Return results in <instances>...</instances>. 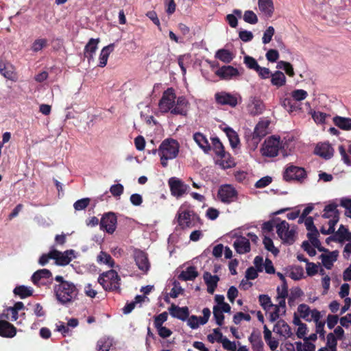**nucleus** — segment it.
I'll use <instances>...</instances> for the list:
<instances>
[{"label":"nucleus","instance_id":"obj_1","mask_svg":"<svg viewBox=\"0 0 351 351\" xmlns=\"http://www.w3.org/2000/svg\"><path fill=\"white\" fill-rule=\"evenodd\" d=\"M56 285L53 291L57 300L62 305H67L77 299L78 289L71 282Z\"/></svg>","mask_w":351,"mask_h":351},{"label":"nucleus","instance_id":"obj_2","mask_svg":"<svg viewBox=\"0 0 351 351\" xmlns=\"http://www.w3.org/2000/svg\"><path fill=\"white\" fill-rule=\"evenodd\" d=\"M180 149L178 142L173 138H166L160 145L158 149L153 151L154 154L158 152L160 157V163L163 167L168 165V160L177 157Z\"/></svg>","mask_w":351,"mask_h":351},{"label":"nucleus","instance_id":"obj_3","mask_svg":"<svg viewBox=\"0 0 351 351\" xmlns=\"http://www.w3.org/2000/svg\"><path fill=\"white\" fill-rule=\"evenodd\" d=\"M121 278L115 270L110 269L102 273L98 278V282L105 291H120Z\"/></svg>","mask_w":351,"mask_h":351},{"label":"nucleus","instance_id":"obj_4","mask_svg":"<svg viewBox=\"0 0 351 351\" xmlns=\"http://www.w3.org/2000/svg\"><path fill=\"white\" fill-rule=\"evenodd\" d=\"M178 226L182 229L191 228L200 223V218L193 210H179L176 214Z\"/></svg>","mask_w":351,"mask_h":351},{"label":"nucleus","instance_id":"obj_5","mask_svg":"<svg viewBox=\"0 0 351 351\" xmlns=\"http://www.w3.org/2000/svg\"><path fill=\"white\" fill-rule=\"evenodd\" d=\"M306 176V171L304 168L292 164H289L283 172V179L286 182L297 181L302 183Z\"/></svg>","mask_w":351,"mask_h":351},{"label":"nucleus","instance_id":"obj_6","mask_svg":"<svg viewBox=\"0 0 351 351\" xmlns=\"http://www.w3.org/2000/svg\"><path fill=\"white\" fill-rule=\"evenodd\" d=\"M168 185L171 195L177 199L183 197L189 193V185L186 184L182 180L176 177H171L168 180Z\"/></svg>","mask_w":351,"mask_h":351},{"label":"nucleus","instance_id":"obj_7","mask_svg":"<svg viewBox=\"0 0 351 351\" xmlns=\"http://www.w3.org/2000/svg\"><path fill=\"white\" fill-rule=\"evenodd\" d=\"M281 147L282 143L280 137L272 136L265 141L261 152L264 156L273 158L278 154Z\"/></svg>","mask_w":351,"mask_h":351},{"label":"nucleus","instance_id":"obj_8","mask_svg":"<svg viewBox=\"0 0 351 351\" xmlns=\"http://www.w3.org/2000/svg\"><path fill=\"white\" fill-rule=\"evenodd\" d=\"M176 99V95L173 88H169L165 90L158 103L160 112L162 113L171 112L175 105Z\"/></svg>","mask_w":351,"mask_h":351},{"label":"nucleus","instance_id":"obj_9","mask_svg":"<svg viewBox=\"0 0 351 351\" xmlns=\"http://www.w3.org/2000/svg\"><path fill=\"white\" fill-rule=\"evenodd\" d=\"M217 197L221 202L230 204L237 200L238 192L232 185L223 184L219 188Z\"/></svg>","mask_w":351,"mask_h":351},{"label":"nucleus","instance_id":"obj_10","mask_svg":"<svg viewBox=\"0 0 351 351\" xmlns=\"http://www.w3.org/2000/svg\"><path fill=\"white\" fill-rule=\"evenodd\" d=\"M117 217L115 213L108 212L104 213L100 220L99 226L101 230L108 234H113L117 228Z\"/></svg>","mask_w":351,"mask_h":351},{"label":"nucleus","instance_id":"obj_11","mask_svg":"<svg viewBox=\"0 0 351 351\" xmlns=\"http://www.w3.org/2000/svg\"><path fill=\"white\" fill-rule=\"evenodd\" d=\"M269 124V123L267 121H259L256 124L254 130L251 135V139L250 140L251 143H252L255 147H257L261 139L267 134Z\"/></svg>","mask_w":351,"mask_h":351},{"label":"nucleus","instance_id":"obj_12","mask_svg":"<svg viewBox=\"0 0 351 351\" xmlns=\"http://www.w3.org/2000/svg\"><path fill=\"white\" fill-rule=\"evenodd\" d=\"M215 99L216 103L221 106H228L234 108L238 104V97L235 95L225 91L216 93Z\"/></svg>","mask_w":351,"mask_h":351},{"label":"nucleus","instance_id":"obj_13","mask_svg":"<svg viewBox=\"0 0 351 351\" xmlns=\"http://www.w3.org/2000/svg\"><path fill=\"white\" fill-rule=\"evenodd\" d=\"M214 333L216 335L217 338H215L213 335L207 336V339L209 342L213 343L216 341L221 343L224 349L230 351H236L237 346L235 342L230 341L226 337H223L219 328H215Z\"/></svg>","mask_w":351,"mask_h":351},{"label":"nucleus","instance_id":"obj_14","mask_svg":"<svg viewBox=\"0 0 351 351\" xmlns=\"http://www.w3.org/2000/svg\"><path fill=\"white\" fill-rule=\"evenodd\" d=\"M203 316L197 317L196 315L189 316L187 320L188 326L192 329H196L199 327V324H206L210 316V311L208 308H204L202 310Z\"/></svg>","mask_w":351,"mask_h":351},{"label":"nucleus","instance_id":"obj_15","mask_svg":"<svg viewBox=\"0 0 351 351\" xmlns=\"http://www.w3.org/2000/svg\"><path fill=\"white\" fill-rule=\"evenodd\" d=\"M189 106V103L184 96L178 97L171 113L186 117L188 114Z\"/></svg>","mask_w":351,"mask_h":351},{"label":"nucleus","instance_id":"obj_16","mask_svg":"<svg viewBox=\"0 0 351 351\" xmlns=\"http://www.w3.org/2000/svg\"><path fill=\"white\" fill-rule=\"evenodd\" d=\"M0 73L9 80L16 81V80L14 66L2 58H0Z\"/></svg>","mask_w":351,"mask_h":351},{"label":"nucleus","instance_id":"obj_17","mask_svg":"<svg viewBox=\"0 0 351 351\" xmlns=\"http://www.w3.org/2000/svg\"><path fill=\"white\" fill-rule=\"evenodd\" d=\"M170 315L175 318L182 321H186L189 316V310L187 306L180 307L172 304L169 308Z\"/></svg>","mask_w":351,"mask_h":351},{"label":"nucleus","instance_id":"obj_18","mask_svg":"<svg viewBox=\"0 0 351 351\" xmlns=\"http://www.w3.org/2000/svg\"><path fill=\"white\" fill-rule=\"evenodd\" d=\"M134 260L138 269L144 272H147L150 267L147 255L142 250H138L134 253Z\"/></svg>","mask_w":351,"mask_h":351},{"label":"nucleus","instance_id":"obj_19","mask_svg":"<svg viewBox=\"0 0 351 351\" xmlns=\"http://www.w3.org/2000/svg\"><path fill=\"white\" fill-rule=\"evenodd\" d=\"M215 75L222 80H230L233 77L239 75V71L237 68L232 66H223L215 71Z\"/></svg>","mask_w":351,"mask_h":351},{"label":"nucleus","instance_id":"obj_20","mask_svg":"<svg viewBox=\"0 0 351 351\" xmlns=\"http://www.w3.org/2000/svg\"><path fill=\"white\" fill-rule=\"evenodd\" d=\"M16 334V327L6 320H0V336L12 338Z\"/></svg>","mask_w":351,"mask_h":351},{"label":"nucleus","instance_id":"obj_21","mask_svg":"<svg viewBox=\"0 0 351 351\" xmlns=\"http://www.w3.org/2000/svg\"><path fill=\"white\" fill-rule=\"evenodd\" d=\"M217 156L219 159L217 164L223 169L232 168L236 165L234 158L231 156L230 154L226 151L217 155Z\"/></svg>","mask_w":351,"mask_h":351},{"label":"nucleus","instance_id":"obj_22","mask_svg":"<svg viewBox=\"0 0 351 351\" xmlns=\"http://www.w3.org/2000/svg\"><path fill=\"white\" fill-rule=\"evenodd\" d=\"M333 148L328 143H323L317 144L315 154L325 159H329L333 156Z\"/></svg>","mask_w":351,"mask_h":351},{"label":"nucleus","instance_id":"obj_23","mask_svg":"<svg viewBox=\"0 0 351 351\" xmlns=\"http://www.w3.org/2000/svg\"><path fill=\"white\" fill-rule=\"evenodd\" d=\"M274 332L279 334L281 336H283L285 338H289L293 335L290 326L283 319L278 320L274 325Z\"/></svg>","mask_w":351,"mask_h":351},{"label":"nucleus","instance_id":"obj_24","mask_svg":"<svg viewBox=\"0 0 351 351\" xmlns=\"http://www.w3.org/2000/svg\"><path fill=\"white\" fill-rule=\"evenodd\" d=\"M99 41V38H90L84 47V58H87L89 62L93 59V56L97 49V45Z\"/></svg>","mask_w":351,"mask_h":351},{"label":"nucleus","instance_id":"obj_25","mask_svg":"<svg viewBox=\"0 0 351 351\" xmlns=\"http://www.w3.org/2000/svg\"><path fill=\"white\" fill-rule=\"evenodd\" d=\"M206 285H207V291L210 294H213L215 289L217 287V283L219 280V277L217 275H211L210 273L206 271L203 276Z\"/></svg>","mask_w":351,"mask_h":351},{"label":"nucleus","instance_id":"obj_26","mask_svg":"<svg viewBox=\"0 0 351 351\" xmlns=\"http://www.w3.org/2000/svg\"><path fill=\"white\" fill-rule=\"evenodd\" d=\"M97 351H116L112 339L103 337L97 343Z\"/></svg>","mask_w":351,"mask_h":351},{"label":"nucleus","instance_id":"obj_27","mask_svg":"<svg viewBox=\"0 0 351 351\" xmlns=\"http://www.w3.org/2000/svg\"><path fill=\"white\" fill-rule=\"evenodd\" d=\"M233 246L239 254H245L250 251V243L249 240L243 237L238 238L234 242Z\"/></svg>","mask_w":351,"mask_h":351},{"label":"nucleus","instance_id":"obj_28","mask_svg":"<svg viewBox=\"0 0 351 351\" xmlns=\"http://www.w3.org/2000/svg\"><path fill=\"white\" fill-rule=\"evenodd\" d=\"M193 140L206 154H208L211 150L212 147L208 139L202 133L195 132L193 134Z\"/></svg>","mask_w":351,"mask_h":351},{"label":"nucleus","instance_id":"obj_29","mask_svg":"<svg viewBox=\"0 0 351 351\" xmlns=\"http://www.w3.org/2000/svg\"><path fill=\"white\" fill-rule=\"evenodd\" d=\"M254 351H263V341L260 332H252L248 338Z\"/></svg>","mask_w":351,"mask_h":351},{"label":"nucleus","instance_id":"obj_30","mask_svg":"<svg viewBox=\"0 0 351 351\" xmlns=\"http://www.w3.org/2000/svg\"><path fill=\"white\" fill-rule=\"evenodd\" d=\"M282 106L289 113L301 110L300 104L297 103L292 97H285L281 99Z\"/></svg>","mask_w":351,"mask_h":351},{"label":"nucleus","instance_id":"obj_31","mask_svg":"<svg viewBox=\"0 0 351 351\" xmlns=\"http://www.w3.org/2000/svg\"><path fill=\"white\" fill-rule=\"evenodd\" d=\"M259 10L267 17H271L274 11L272 0H258Z\"/></svg>","mask_w":351,"mask_h":351},{"label":"nucleus","instance_id":"obj_32","mask_svg":"<svg viewBox=\"0 0 351 351\" xmlns=\"http://www.w3.org/2000/svg\"><path fill=\"white\" fill-rule=\"evenodd\" d=\"M199 274L194 266L188 267L185 271H182L178 276V278L183 281L193 280Z\"/></svg>","mask_w":351,"mask_h":351},{"label":"nucleus","instance_id":"obj_33","mask_svg":"<svg viewBox=\"0 0 351 351\" xmlns=\"http://www.w3.org/2000/svg\"><path fill=\"white\" fill-rule=\"evenodd\" d=\"M337 204L331 202L324 208L322 217L325 219H332L335 216H339V211L337 209Z\"/></svg>","mask_w":351,"mask_h":351},{"label":"nucleus","instance_id":"obj_34","mask_svg":"<svg viewBox=\"0 0 351 351\" xmlns=\"http://www.w3.org/2000/svg\"><path fill=\"white\" fill-rule=\"evenodd\" d=\"M114 44L111 43L108 46L104 47L99 55V63L98 64L100 67H104L108 62V59L110 53L114 50Z\"/></svg>","mask_w":351,"mask_h":351},{"label":"nucleus","instance_id":"obj_35","mask_svg":"<svg viewBox=\"0 0 351 351\" xmlns=\"http://www.w3.org/2000/svg\"><path fill=\"white\" fill-rule=\"evenodd\" d=\"M333 123L343 130H351V118L335 116L333 117Z\"/></svg>","mask_w":351,"mask_h":351},{"label":"nucleus","instance_id":"obj_36","mask_svg":"<svg viewBox=\"0 0 351 351\" xmlns=\"http://www.w3.org/2000/svg\"><path fill=\"white\" fill-rule=\"evenodd\" d=\"M337 252L334 251L329 252V254H321L319 258L322 259L323 265L328 269H330L333 265V263L336 261Z\"/></svg>","mask_w":351,"mask_h":351},{"label":"nucleus","instance_id":"obj_37","mask_svg":"<svg viewBox=\"0 0 351 351\" xmlns=\"http://www.w3.org/2000/svg\"><path fill=\"white\" fill-rule=\"evenodd\" d=\"M51 272L49 269H39L33 274L32 276V281L35 285H38L41 279H48L51 277Z\"/></svg>","mask_w":351,"mask_h":351},{"label":"nucleus","instance_id":"obj_38","mask_svg":"<svg viewBox=\"0 0 351 351\" xmlns=\"http://www.w3.org/2000/svg\"><path fill=\"white\" fill-rule=\"evenodd\" d=\"M223 131L226 133L227 137L228 138L230 146L232 148H236L240 143L237 133L230 127H226L223 129Z\"/></svg>","mask_w":351,"mask_h":351},{"label":"nucleus","instance_id":"obj_39","mask_svg":"<svg viewBox=\"0 0 351 351\" xmlns=\"http://www.w3.org/2000/svg\"><path fill=\"white\" fill-rule=\"evenodd\" d=\"M271 83L273 86L278 88L284 86L286 83V77L285 74L280 71H275L271 75Z\"/></svg>","mask_w":351,"mask_h":351},{"label":"nucleus","instance_id":"obj_40","mask_svg":"<svg viewBox=\"0 0 351 351\" xmlns=\"http://www.w3.org/2000/svg\"><path fill=\"white\" fill-rule=\"evenodd\" d=\"M215 58L220 60L224 63H230L234 58V54L228 49H219L215 56Z\"/></svg>","mask_w":351,"mask_h":351},{"label":"nucleus","instance_id":"obj_41","mask_svg":"<svg viewBox=\"0 0 351 351\" xmlns=\"http://www.w3.org/2000/svg\"><path fill=\"white\" fill-rule=\"evenodd\" d=\"M14 293L19 295L21 299L32 295L33 289L24 285L17 286L13 291Z\"/></svg>","mask_w":351,"mask_h":351},{"label":"nucleus","instance_id":"obj_42","mask_svg":"<svg viewBox=\"0 0 351 351\" xmlns=\"http://www.w3.org/2000/svg\"><path fill=\"white\" fill-rule=\"evenodd\" d=\"M74 251L69 250L65 251L64 253L60 252L58 258H57L56 264L58 265L64 266L68 265L71 261V258L69 256V254H73Z\"/></svg>","mask_w":351,"mask_h":351},{"label":"nucleus","instance_id":"obj_43","mask_svg":"<svg viewBox=\"0 0 351 351\" xmlns=\"http://www.w3.org/2000/svg\"><path fill=\"white\" fill-rule=\"evenodd\" d=\"M97 262L99 263H104L106 265H108L110 267H113L114 265V261L112 259V256L105 252H100L99 254L97 256Z\"/></svg>","mask_w":351,"mask_h":351},{"label":"nucleus","instance_id":"obj_44","mask_svg":"<svg viewBox=\"0 0 351 351\" xmlns=\"http://www.w3.org/2000/svg\"><path fill=\"white\" fill-rule=\"evenodd\" d=\"M295 234L296 231L295 228H292L291 229H290L289 228L287 231L282 235V238L280 239L282 240L283 243L291 245L295 241Z\"/></svg>","mask_w":351,"mask_h":351},{"label":"nucleus","instance_id":"obj_45","mask_svg":"<svg viewBox=\"0 0 351 351\" xmlns=\"http://www.w3.org/2000/svg\"><path fill=\"white\" fill-rule=\"evenodd\" d=\"M258 301L262 308L268 311L271 307H274L270 297L268 295L261 294L258 296Z\"/></svg>","mask_w":351,"mask_h":351},{"label":"nucleus","instance_id":"obj_46","mask_svg":"<svg viewBox=\"0 0 351 351\" xmlns=\"http://www.w3.org/2000/svg\"><path fill=\"white\" fill-rule=\"evenodd\" d=\"M210 140L213 149L217 156L225 151L224 146L218 137H211Z\"/></svg>","mask_w":351,"mask_h":351},{"label":"nucleus","instance_id":"obj_47","mask_svg":"<svg viewBox=\"0 0 351 351\" xmlns=\"http://www.w3.org/2000/svg\"><path fill=\"white\" fill-rule=\"evenodd\" d=\"M277 68L283 69L285 73L290 77H293L295 75L293 66L288 62L282 60L278 62Z\"/></svg>","mask_w":351,"mask_h":351},{"label":"nucleus","instance_id":"obj_48","mask_svg":"<svg viewBox=\"0 0 351 351\" xmlns=\"http://www.w3.org/2000/svg\"><path fill=\"white\" fill-rule=\"evenodd\" d=\"M291 95L297 103H300L307 97L308 93L303 89H296L291 92Z\"/></svg>","mask_w":351,"mask_h":351},{"label":"nucleus","instance_id":"obj_49","mask_svg":"<svg viewBox=\"0 0 351 351\" xmlns=\"http://www.w3.org/2000/svg\"><path fill=\"white\" fill-rule=\"evenodd\" d=\"M298 311L300 315V317L307 322H311V319L308 317L311 310L308 305L305 304H301L298 307Z\"/></svg>","mask_w":351,"mask_h":351},{"label":"nucleus","instance_id":"obj_50","mask_svg":"<svg viewBox=\"0 0 351 351\" xmlns=\"http://www.w3.org/2000/svg\"><path fill=\"white\" fill-rule=\"evenodd\" d=\"M47 45V40L45 38H38L34 41L32 45V50L34 52H38L46 47Z\"/></svg>","mask_w":351,"mask_h":351},{"label":"nucleus","instance_id":"obj_51","mask_svg":"<svg viewBox=\"0 0 351 351\" xmlns=\"http://www.w3.org/2000/svg\"><path fill=\"white\" fill-rule=\"evenodd\" d=\"M213 315L214 318L215 319L216 324L221 326L223 324L224 320V315L223 314V312L219 309V306H214L213 307Z\"/></svg>","mask_w":351,"mask_h":351},{"label":"nucleus","instance_id":"obj_52","mask_svg":"<svg viewBox=\"0 0 351 351\" xmlns=\"http://www.w3.org/2000/svg\"><path fill=\"white\" fill-rule=\"evenodd\" d=\"M263 244L265 249L271 252L273 254L277 255L279 253V250L274 247V243L271 239L268 237H265L263 239Z\"/></svg>","mask_w":351,"mask_h":351},{"label":"nucleus","instance_id":"obj_53","mask_svg":"<svg viewBox=\"0 0 351 351\" xmlns=\"http://www.w3.org/2000/svg\"><path fill=\"white\" fill-rule=\"evenodd\" d=\"M243 20L245 22L252 25L258 23V17L252 10H247L244 12Z\"/></svg>","mask_w":351,"mask_h":351},{"label":"nucleus","instance_id":"obj_54","mask_svg":"<svg viewBox=\"0 0 351 351\" xmlns=\"http://www.w3.org/2000/svg\"><path fill=\"white\" fill-rule=\"evenodd\" d=\"M168 313L165 311L154 317V324L156 328L162 326L164 322L167 320Z\"/></svg>","mask_w":351,"mask_h":351},{"label":"nucleus","instance_id":"obj_55","mask_svg":"<svg viewBox=\"0 0 351 351\" xmlns=\"http://www.w3.org/2000/svg\"><path fill=\"white\" fill-rule=\"evenodd\" d=\"M244 63L248 69L254 71L258 69V67L260 66L256 59L249 56H245L244 57Z\"/></svg>","mask_w":351,"mask_h":351},{"label":"nucleus","instance_id":"obj_56","mask_svg":"<svg viewBox=\"0 0 351 351\" xmlns=\"http://www.w3.org/2000/svg\"><path fill=\"white\" fill-rule=\"evenodd\" d=\"M184 289L181 287L180 282L174 281L173 287L171 289L169 295L172 298H176L180 294H182Z\"/></svg>","mask_w":351,"mask_h":351},{"label":"nucleus","instance_id":"obj_57","mask_svg":"<svg viewBox=\"0 0 351 351\" xmlns=\"http://www.w3.org/2000/svg\"><path fill=\"white\" fill-rule=\"evenodd\" d=\"M275 34V29L274 27L269 26L264 32L262 41L263 44H267L271 42L273 36Z\"/></svg>","mask_w":351,"mask_h":351},{"label":"nucleus","instance_id":"obj_58","mask_svg":"<svg viewBox=\"0 0 351 351\" xmlns=\"http://www.w3.org/2000/svg\"><path fill=\"white\" fill-rule=\"evenodd\" d=\"M89 198H82L76 201L73 204V207L76 210H82L85 209L89 205Z\"/></svg>","mask_w":351,"mask_h":351},{"label":"nucleus","instance_id":"obj_59","mask_svg":"<svg viewBox=\"0 0 351 351\" xmlns=\"http://www.w3.org/2000/svg\"><path fill=\"white\" fill-rule=\"evenodd\" d=\"M276 232L280 238H282V235L285 234L289 228V223L286 221H281L276 225Z\"/></svg>","mask_w":351,"mask_h":351},{"label":"nucleus","instance_id":"obj_60","mask_svg":"<svg viewBox=\"0 0 351 351\" xmlns=\"http://www.w3.org/2000/svg\"><path fill=\"white\" fill-rule=\"evenodd\" d=\"M272 182V178L270 176H265L260 180H258L255 186L258 189L264 188L268 186Z\"/></svg>","mask_w":351,"mask_h":351},{"label":"nucleus","instance_id":"obj_61","mask_svg":"<svg viewBox=\"0 0 351 351\" xmlns=\"http://www.w3.org/2000/svg\"><path fill=\"white\" fill-rule=\"evenodd\" d=\"M123 186L121 184H113L110 189V191L114 197H119L123 193Z\"/></svg>","mask_w":351,"mask_h":351},{"label":"nucleus","instance_id":"obj_62","mask_svg":"<svg viewBox=\"0 0 351 351\" xmlns=\"http://www.w3.org/2000/svg\"><path fill=\"white\" fill-rule=\"evenodd\" d=\"M327 117V114L322 112H314V113L312 115V117L315 122L321 124L325 123Z\"/></svg>","mask_w":351,"mask_h":351},{"label":"nucleus","instance_id":"obj_63","mask_svg":"<svg viewBox=\"0 0 351 351\" xmlns=\"http://www.w3.org/2000/svg\"><path fill=\"white\" fill-rule=\"evenodd\" d=\"M265 56L269 62H275L279 58V53L277 50L271 49L266 53Z\"/></svg>","mask_w":351,"mask_h":351},{"label":"nucleus","instance_id":"obj_64","mask_svg":"<svg viewBox=\"0 0 351 351\" xmlns=\"http://www.w3.org/2000/svg\"><path fill=\"white\" fill-rule=\"evenodd\" d=\"M239 36L242 41L245 43L251 41L254 38L253 34L251 32L247 30L240 31L239 33Z\"/></svg>","mask_w":351,"mask_h":351}]
</instances>
